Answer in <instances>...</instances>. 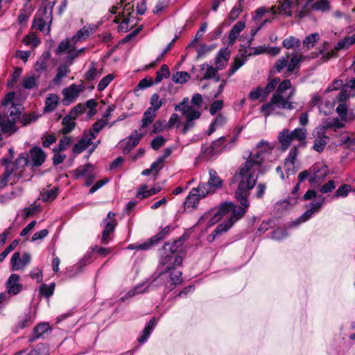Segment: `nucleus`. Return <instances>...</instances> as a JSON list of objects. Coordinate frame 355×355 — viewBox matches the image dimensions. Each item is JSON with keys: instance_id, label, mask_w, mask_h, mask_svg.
<instances>
[{"instance_id": "37", "label": "nucleus", "mask_w": 355, "mask_h": 355, "mask_svg": "<svg viewBox=\"0 0 355 355\" xmlns=\"http://www.w3.org/2000/svg\"><path fill=\"white\" fill-rule=\"evenodd\" d=\"M352 190V187L349 184H344L339 187L333 195V198H345L348 196Z\"/></svg>"}, {"instance_id": "36", "label": "nucleus", "mask_w": 355, "mask_h": 355, "mask_svg": "<svg viewBox=\"0 0 355 355\" xmlns=\"http://www.w3.org/2000/svg\"><path fill=\"white\" fill-rule=\"evenodd\" d=\"M90 146L89 139L86 140L83 137L75 144L72 150L75 154H80Z\"/></svg>"}, {"instance_id": "55", "label": "nucleus", "mask_w": 355, "mask_h": 355, "mask_svg": "<svg viewBox=\"0 0 355 355\" xmlns=\"http://www.w3.org/2000/svg\"><path fill=\"white\" fill-rule=\"evenodd\" d=\"M92 166L90 164H87L84 166H80L74 171V176L76 178H79L87 174Z\"/></svg>"}, {"instance_id": "40", "label": "nucleus", "mask_w": 355, "mask_h": 355, "mask_svg": "<svg viewBox=\"0 0 355 355\" xmlns=\"http://www.w3.org/2000/svg\"><path fill=\"white\" fill-rule=\"evenodd\" d=\"M55 287V284L54 283H51L49 285L42 284L40 288V293L45 297L49 298L53 294Z\"/></svg>"}, {"instance_id": "13", "label": "nucleus", "mask_w": 355, "mask_h": 355, "mask_svg": "<svg viewBox=\"0 0 355 355\" xmlns=\"http://www.w3.org/2000/svg\"><path fill=\"white\" fill-rule=\"evenodd\" d=\"M49 331H51V327L48 323L43 322L38 324L33 329V334L28 338V342L33 343L37 339L42 338L44 335Z\"/></svg>"}, {"instance_id": "61", "label": "nucleus", "mask_w": 355, "mask_h": 355, "mask_svg": "<svg viewBox=\"0 0 355 355\" xmlns=\"http://www.w3.org/2000/svg\"><path fill=\"white\" fill-rule=\"evenodd\" d=\"M24 43L36 47L40 44V40L34 35H27L23 40Z\"/></svg>"}, {"instance_id": "63", "label": "nucleus", "mask_w": 355, "mask_h": 355, "mask_svg": "<svg viewBox=\"0 0 355 355\" xmlns=\"http://www.w3.org/2000/svg\"><path fill=\"white\" fill-rule=\"evenodd\" d=\"M154 85L153 78L152 77H146L139 81L135 89H146Z\"/></svg>"}, {"instance_id": "43", "label": "nucleus", "mask_w": 355, "mask_h": 355, "mask_svg": "<svg viewBox=\"0 0 355 355\" xmlns=\"http://www.w3.org/2000/svg\"><path fill=\"white\" fill-rule=\"evenodd\" d=\"M302 60V55H294L291 58L290 62L289 63L288 62L287 71L288 72L294 71L296 69H297L299 67V64Z\"/></svg>"}, {"instance_id": "16", "label": "nucleus", "mask_w": 355, "mask_h": 355, "mask_svg": "<svg viewBox=\"0 0 355 355\" xmlns=\"http://www.w3.org/2000/svg\"><path fill=\"white\" fill-rule=\"evenodd\" d=\"M291 86L290 80L280 82L279 78H274L269 81L265 89H291Z\"/></svg>"}, {"instance_id": "33", "label": "nucleus", "mask_w": 355, "mask_h": 355, "mask_svg": "<svg viewBox=\"0 0 355 355\" xmlns=\"http://www.w3.org/2000/svg\"><path fill=\"white\" fill-rule=\"evenodd\" d=\"M306 130L304 128H297L293 131H290V135L293 140H297L300 142H302L306 137Z\"/></svg>"}, {"instance_id": "15", "label": "nucleus", "mask_w": 355, "mask_h": 355, "mask_svg": "<svg viewBox=\"0 0 355 355\" xmlns=\"http://www.w3.org/2000/svg\"><path fill=\"white\" fill-rule=\"evenodd\" d=\"M230 57V51L229 49L223 48L218 53L216 58V64L217 69H222L227 63Z\"/></svg>"}, {"instance_id": "47", "label": "nucleus", "mask_w": 355, "mask_h": 355, "mask_svg": "<svg viewBox=\"0 0 355 355\" xmlns=\"http://www.w3.org/2000/svg\"><path fill=\"white\" fill-rule=\"evenodd\" d=\"M40 76V74L37 76H31L24 78L22 82V86L24 89H32L36 86L37 78Z\"/></svg>"}, {"instance_id": "48", "label": "nucleus", "mask_w": 355, "mask_h": 355, "mask_svg": "<svg viewBox=\"0 0 355 355\" xmlns=\"http://www.w3.org/2000/svg\"><path fill=\"white\" fill-rule=\"evenodd\" d=\"M10 262L12 270H19L21 269V259L20 257V253L18 252H15L12 256Z\"/></svg>"}, {"instance_id": "51", "label": "nucleus", "mask_w": 355, "mask_h": 355, "mask_svg": "<svg viewBox=\"0 0 355 355\" xmlns=\"http://www.w3.org/2000/svg\"><path fill=\"white\" fill-rule=\"evenodd\" d=\"M74 45L75 44H73L72 42H71V40H62L57 50H56V54H60V53H62L65 51H67V49H70L71 47L73 49H74Z\"/></svg>"}, {"instance_id": "41", "label": "nucleus", "mask_w": 355, "mask_h": 355, "mask_svg": "<svg viewBox=\"0 0 355 355\" xmlns=\"http://www.w3.org/2000/svg\"><path fill=\"white\" fill-rule=\"evenodd\" d=\"M314 0H306V3L302 6V9L297 10L295 12V17L298 19H302L310 13V6Z\"/></svg>"}, {"instance_id": "54", "label": "nucleus", "mask_w": 355, "mask_h": 355, "mask_svg": "<svg viewBox=\"0 0 355 355\" xmlns=\"http://www.w3.org/2000/svg\"><path fill=\"white\" fill-rule=\"evenodd\" d=\"M300 44V40L293 36L284 39L282 43L283 46L286 49H291L295 45L299 46Z\"/></svg>"}, {"instance_id": "52", "label": "nucleus", "mask_w": 355, "mask_h": 355, "mask_svg": "<svg viewBox=\"0 0 355 355\" xmlns=\"http://www.w3.org/2000/svg\"><path fill=\"white\" fill-rule=\"evenodd\" d=\"M316 202H311L309 205V209L311 210L313 214L320 210L324 203V198L322 196H319Z\"/></svg>"}, {"instance_id": "18", "label": "nucleus", "mask_w": 355, "mask_h": 355, "mask_svg": "<svg viewBox=\"0 0 355 355\" xmlns=\"http://www.w3.org/2000/svg\"><path fill=\"white\" fill-rule=\"evenodd\" d=\"M28 164H30L29 154L26 153H21L13 163L12 167L10 171H12V173L15 171L26 166Z\"/></svg>"}, {"instance_id": "29", "label": "nucleus", "mask_w": 355, "mask_h": 355, "mask_svg": "<svg viewBox=\"0 0 355 355\" xmlns=\"http://www.w3.org/2000/svg\"><path fill=\"white\" fill-rule=\"evenodd\" d=\"M310 10H317L321 12H327L331 9L330 2L329 0H319L313 3L310 6Z\"/></svg>"}, {"instance_id": "1", "label": "nucleus", "mask_w": 355, "mask_h": 355, "mask_svg": "<svg viewBox=\"0 0 355 355\" xmlns=\"http://www.w3.org/2000/svg\"><path fill=\"white\" fill-rule=\"evenodd\" d=\"M271 152L272 147L268 142L261 140L257 144L254 151L250 153L245 162L239 168V174L241 180L235 191V198L241 206L234 205L231 202L221 203L217 209H212L204 215L206 219L211 216L209 220L210 225L217 223L223 215L231 211L232 214L228 219H232L233 224L245 215L246 209L250 207L248 199L250 192L257 183L258 173H262L265 159Z\"/></svg>"}, {"instance_id": "49", "label": "nucleus", "mask_w": 355, "mask_h": 355, "mask_svg": "<svg viewBox=\"0 0 355 355\" xmlns=\"http://www.w3.org/2000/svg\"><path fill=\"white\" fill-rule=\"evenodd\" d=\"M72 142V139L70 137H63L60 141L58 145L53 149L58 150V151L64 150Z\"/></svg>"}, {"instance_id": "20", "label": "nucleus", "mask_w": 355, "mask_h": 355, "mask_svg": "<svg viewBox=\"0 0 355 355\" xmlns=\"http://www.w3.org/2000/svg\"><path fill=\"white\" fill-rule=\"evenodd\" d=\"M278 140L281 144L282 151L286 150L290 146L291 141H293L290 135V130L288 129H284L279 133Z\"/></svg>"}, {"instance_id": "31", "label": "nucleus", "mask_w": 355, "mask_h": 355, "mask_svg": "<svg viewBox=\"0 0 355 355\" xmlns=\"http://www.w3.org/2000/svg\"><path fill=\"white\" fill-rule=\"evenodd\" d=\"M200 199L199 194L193 193V190L191 189L184 202V206L187 208H195L198 205Z\"/></svg>"}, {"instance_id": "59", "label": "nucleus", "mask_w": 355, "mask_h": 355, "mask_svg": "<svg viewBox=\"0 0 355 355\" xmlns=\"http://www.w3.org/2000/svg\"><path fill=\"white\" fill-rule=\"evenodd\" d=\"M150 105L151 107L149 108L155 109V111L157 112V110H159L162 105V101L159 99V96L157 94H154L151 98H150Z\"/></svg>"}, {"instance_id": "53", "label": "nucleus", "mask_w": 355, "mask_h": 355, "mask_svg": "<svg viewBox=\"0 0 355 355\" xmlns=\"http://www.w3.org/2000/svg\"><path fill=\"white\" fill-rule=\"evenodd\" d=\"M223 101L222 100H216L210 105L209 113L211 115H215L218 111L223 108Z\"/></svg>"}, {"instance_id": "24", "label": "nucleus", "mask_w": 355, "mask_h": 355, "mask_svg": "<svg viewBox=\"0 0 355 355\" xmlns=\"http://www.w3.org/2000/svg\"><path fill=\"white\" fill-rule=\"evenodd\" d=\"M115 217H116L115 213L112 212V211L108 212L106 218H105L102 221V224H104L105 229H107L112 232H114L115 228L117 225V222H116Z\"/></svg>"}, {"instance_id": "64", "label": "nucleus", "mask_w": 355, "mask_h": 355, "mask_svg": "<svg viewBox=\"0 0 355 355\" xmlns=\"http://www.w3.org/2000/svg\"><path fill=\"white\" fill-rule=\"evenodd\" d=\"M33 322V318L31 314H26L18 322V327L24 329L28 327Z\"/></svg>"}, {"instance_id": "7", "label": "nucleus", "mask_w": 355, "mask_h": 355, "mask_svg": "<svg viewBox=\"0 0 355 355\" xmlns=\"http://www.w3.org/2000/svg\"><path fill=\"white\" fill-rule=\"evenodd\" d=\"M176 111H180L183 115H186L187 119L194 121L198 119L201 116V112L198 110H195L189 105V101L188 98H184L182 102L176 105L175 107Z\"/></svg>"}, {"instance_id": "23", "label": "nucleus", "mask_w": 355, "mask_h": 355, "mask_svg": "<svg viewBox=\"0 0 355 355\" xmlns=\"http://www.w3.org/2000/svg\"><path fill=\"white\" fill-rule=\"evenodd\" d=\"M226 121L227 119L225 116L222 114H218L214 121L210 124L207 132V135L213 134L217 128L222 127Z\"/></svg>"}, {"instance_id": "60", "label": "nucleus", "mask_w": 355, "mask_h": 355, "mask_svg": "<svg viewBox=\"0 0 355 355\" xmlns=\"http://www.w3.org/2000/svg\"><path fill=\"white\" fill-rule=\"evenodd\" d=\"M53 156L52 160L54 165H58L62 163L64 160L66 159V155L64 154L60 153L61 151L53 149Z\"/></svg>"}, {"instance_id": "32", "label": "nucleus", "mask_w": 355, "mask_h": 355, "mask_svg": "<svg viewBox=\"0 0 355 355\" xmlns=\"http://www.w3.org/2000/svg\"><path fill=\"white\" fill-rule=\"evenodd\" d=\"M150 284L146 282H143L141 284H139L137 285L135 288L130 290L127 294L125 295V297H133L137 294H141L146 291L147 288L149 287Z\"/></svg>"}, {"instance_id": "3", "label": "nucleus", "mask_w": 355, "mask_h": 355, "mask_svg": "<svg viewBox=\"0 0 355 355\" xmlns=\"http://www.w3.org/2000/svg\"><path fill=\"white\" fill-rule=\"evenodd\" d=\"M183 243V240L174 241L173 243H166L162 247V252L159 259L158 268L159 276H164L171 271L173 267L180 266L182 259L178 251V246Z\"/></svg>"}, {"instance_id": "9", "label": "nucleus", "mask_w": 355, "mask_h": 355, "mask_svg": "<svg viewBox=\"0 0 355 355\" xmlns=\"http://www.w3.org/2000/svg\"><path fill=\"white\" fill-rule=\"evenodd\" d=\"M143 134L139 133L137 130H135L128 138L126 141L124 143V146H121L123 153L124 154L129 153L135 147H136L141 137Z\"/></svg>"}, {"instance_id": "5", "label": "nucleus", "mask_w": 355, "mask_h": 355, "mask_svg": "<svg viewBox=\"0 0 355 355\" xmlns=\"http://www.w3.org/2000/svg\"><path fill=\"white\" fill-rule=\"evenodd\" d=\"M96 100L90 99L84 104L79 103L73 107L69 114L65 116L62 119V123L64 125L61 130L62 134H69L74 129L76 123L73 119H75L79 114L87 112L89 118L94 116L96 114Z\"/></svg>"}, {"instance_id": "58", "label": "nucleus", "mask_w": 355, "mask_h": 355, "mask_svg": "<svg viewBox=\"0 0 355 355\" xmlns=\"http://www.w3.org/2000/svg\"><path fill=\"white\" fill-rule=\"evenodd\" d=\"M154 236L151 238L148 239L145 242L139 244V250H148L151 248L153 246L155 245L158 243L157 241L155 240Z\"/></svg>"}, {"instance_id": "56", "label": "nucleus", "mask_w": 355, "mask_h": 355, "mask_svg": "<svg viewBox=\"0 0 355 355\" xmlns=\"http://www.w3.org/2000/svg\"><path fill=\"white\" fill-rule=\"evenodd\" d=\"M243 10V5L237 3L234 7L232 9L229 14V19L231 22L234 21L236 19L238 18L240 13Z\"/></svg>"}, {"instance_id": "62", "label": "nucleus", "mask_w": 355, "mask_h": 355, "mask_svg": "<svg viewBox=\"0 0 355 355\" xmlns=\"http://www.w3.org/2000/svg\"><path fill=\"white\" fill-rule=\"evenodd\" d=\"M166 139L162 136H158L154 138L151 141V147L153 149L157 150L164 145Z\"/></svg>"}, {"instance_id": "38", "label": "nucleus", "mask_w": 355, "mask_h": 355, "mask_svg": "<svg viewBox=\"0 0 355 355\" xmlns=\"http://www.w3.org/2000/svg\"><path fill=\"white\" fill-rule=\"evenodd\" d=\"M58 97L56 95L51 94L45 102V110L48 112L53 111L58 105Z\"/></svg>"}, {"instance_id": "6", "label": "nucleus", "mask_w": 355, "mask_h": 355, "mask_svg": "<svg viewBox=\"0 0 355 355\" xmlns=\"http://www.w3.org/2000/svg\"><path fill=\"white\" fill-rule=\"evenodd\" d=\"M329 125L320 126L316 128V131L313 132L314 141L313 149L318 153H322L327 144L329 141V137L326 135V131Z\"/></svg>"}, {"instance_id": "12", "label": "nucleus", "mask_w": 355, "mask_h": 355, "mask_svg": "<svg viewBox=\"0 0 355 355\" xmlns=\"http://www.w3.org/2000/svg\"><path fill=\"white\" fill-rule=\"evenodd\" d=\"M96 26L92 25L91 26L87 27L84 26L83 28L80 29L72 37L71 42L73 44H76L78 42L85 40L90 34L93 33L96 29Z\"/></svg>"}, {"instance_id": "50", "label": "nucleus", "mask_w": 355, "mask_h": 355, "mask_svg": "<svg viewBox=\"0 0 355 355\" xmlns=\"http://www.w3.org/2000/svg\"><path fill=\"white\" fill-rule=\"evenodd\" d=\"M216 48V45L208 46L205 44H200L199 48L197 49V58H201L209 52H211Z\"/></svg>"}, {"instance_id": "45", "label": "nucleus", "mask_w": 355, "mask_h": 355, "mask_svg": "<svg viewBox=\"0 0 355 355\" xmlns=\"http://www.w3.org/2000/svg\"><path fill=\"white\" fill-rule=\"evenodd\" d=\"M22 69L21 68H15L13 73L10 75V78L7 80V87H12L18 81Z\"/></svg>"}, {"instance_id": "46", "label": "nucleus", "mask_w": 355, "mask_h": 355, "mask_svg": "<svg viewBox=\"0 0 355 355\" xmlns=\"http://www.w3.org/2000/svg\"><path fill=\"white\" fill-rule=\"evenodd\" d=\"M320 39V35L317 33H312L305 37L303 44L307 49L313 47L315 43Z\"/></svg>"}, {"instance_id": "8", "label": "nucleus", "mask_w": 355, "mask_h": 355, "mask_svg": "<svg viewBox=\"0 0 355 355\" xmlns=\"http://www.w3.org/2000/svg\"><path fill=\"white\" fill-rule=\"evenodd\" d=\"M20 276L12 273L8 277L6 282V289L8 294L15 295L19 293L23 288V285L19 283Z\"/></svg>"}, {"instance_id": "10", "label": "nucleus", "mask_w": 355, "mask_h": 355, "mask_svg": "<svg viewBox=\"0 0 355 355\" xmlns=\"http://www.w3.org/2000/svg\"><path fill=\"white\" fill-rule=\"evenodd\" d=\"M31 164L33 167H38L43 164L46 159L44 150L38 146H35L30 150Z\"/></svg>"}, {"instance_id": "42", "label": "nucleus", "mask_w": 355, "mask_h": 355, "mask_svg": "<svg viewBox=\"0 0 355 355\" xmlns=\"http://www.w3.org/2000/svg\"><path fill=\"white\" fill-rule=\"evenodd\" d=\"M49 352V347L46 344H40L31 350L26 355H48Z\"/></svg>"}, {"instance_id": "2", "label": "nucleus", "mask_w": 355, "mask_h": 355, "mask_svg": "<svg viewBox=\"0 0 355 355\" xmlns=\"http://www.w3.org/2000/svg\"><path fill=\"white\" fill-rule=\"evenodd\" d=\"M21 112L18 104L15 101V92L11 91L6 94L0 107V129L4 133L10 135L16 132V122L26 126L35 122L39 117L34 112L24 113L20 118Z\"/></svg>"}, {"instance_id": "14", "label": "nucleus", "mask_w": 355, "mask_h": 355, "mask_svg": "<svg viewBox=\"0 0 355 355\" xmlns=\"http://www.w3.org/2000/svg\"><path fill=\"white\" fill-rule=\"evenodd\" d=\"M161 190L162 187L159 185L148 189L147 184H141L138 189L136 196L137 198L143 200L159 193Z\"/></svg>"}, {"instance_id": "28", "label": "nucleus", "mask_w": 355, "mask_h": 355, "mask_svg": "<svg viewBox=\"0 0 355 355\" xmlns=\"http://www.w3.org/2000/svg\"><path fill=\"white\" fill-rule=\"evenodd\" d=\"M218 154L211 148V145L207 146V144H202L200 149V153L199 157L203 159L209 160L213 157L217 156Z\"/></svg>"}, {"instance_id": "19", "label": "nucleus", "mask_w": 355, "mask_h": 355, "mask_svg": "<svg viewBox=\"0 0 355 355\" xmlns=\"http://www.w3.org/2000/svg\"><path fill=\"white\" fill-rule=\"evenodd\" d=\"M156 324L155 318H152L147 324L146 327L141 331L140 336L138 337L137 340L140 343H144L149 338Z\"/></svg>"}, {"instance_id": "44", "label": "nucleus", "mask_w": 355, "mask_h": 355, "mask_svg": "<svg viewBox=\"0 0 355 355\" xmlns=\"http://www.w3.org/2000/svg\"><path fill=\"white\" fill-rule=\"evenodd\" d=\"M175 268V267H173V268L168 272H170V278L173 286L180 284L182 282V272L176 270Z\"/></svg>"}, {"instance_id": "21", "label": "nucleus", "mask_w": 355, "mask_h": 355, "mask_svg": "<svg viewBox=\"0 0 355 355\" xmlns=\"http://www.w3.org/2000/svg\"><path fill=\"white\" fill-rule=\"evenodd\" d=\"M209 178L208 180V184L212 189H214V192L217 189H219L223 185V180L218 176L217 172L214 169H209Z\"/></svg>"}, {"instance_id": "11", "label": "nucleus", "mask_w": 355, "mask_h": 355, "mask_svg": "<svg viewBox=\"0 0 355 355\" xmlns=\"http://www.w3.org/2000/svg\"><path fill=\"white\" fill-rule=\"evenodd\" d=\"M233 225L232 219H227L223 221L221 224L218 225L217 227L213 231V232L209 235L208 240L209 242L214 241L216 238L228 231V230Z\"/></svg>"}, {"instance_id": "35", "label": "nucleus", "mask_w": 355, "mask_h": 355, "mask_svg": "<svg viewBox=\"0 0 355 355\" xmlns=\"http://www.w3.org/2000/svg\"><path fill=\"white\" fill-rule=\"evenodd\" d=\"M191 78L190 74L186 71H177L172 75V80L178 84L187 83Z\"/></svg>"}, {"instance_id": "22", "label": "nucleus", "mask_w": 355, "mask_h": 355, "mask_svg": "<svg viewBox=\"0 0 355 355\" xmlns=\"http://www.w3.org/2000/svg\"><path fill=\"white\" fill-rule=\"evenodd\" d=\"M69 72L70 70L67 64H64L59 66L57 69V73L52 80V83L55 86H60L62 79L66 77Z\"/></svg>"}, {"instance_id": "25", "label": "nucleus", "mask_w": 355, "mask_h": 355, "mask_svg": "<svg viewBox=\"0 0 355 355\" xmlns=\"http://www.w3.org/2000/svg\"><path fill=\"white\" fill-rule=\"evenodd\" d=\"M193 193L199 194L200 198L206 197L208 194L214 193V189H212L208 183H200L196 188H193Z\"/></svg>"}, {"instance_id": "27", "label": "nucleus", "mask_w": 355, "mask_h": 355, "mask_svg": "<svg viewBox=\"0 0 355 355\" xmlns=\"http://www.w3.org/2000/svg\"><path fill=\"white\" fill-rule=\"evenodd\" d=\"M80 91L81 90H62L63 104L64 105H69L72 103L78 98Z\"/></svg>"}, {"instance_id": "39", "label": "nucleus", "mask_w": 355, "mask_h": 355, "mask_svg": "<svg viewBox=\"0 0 355 355\" xmlns=\"http://www.w3.org/2000/svg\"><path fill=\"white\" fill-rule=\"evenodd\" d=\"M225 140V137H220L211 142V148H214L218 155H220L225 148L224 144Z\"/></svg>"}, {"instance_id": "17", "label": "nucleus", "mask_w": 355, "mask_h": 355, "mask_svg": "<svg viewBox=\"0 0 355 355\" xmlns=\"http://www.w3.org/2000/svg\"><path fill=\"white\" fill-rule=\"evenodd\" d=\"M245 26V22L239 21L233 26L229 33L228 40L229 44L233 45L239 33L244 29Z\"/></svg>"}, {"instance_id": "4", "label": "nucleus", "mask_w": 355, "mask_h": 355, "mask_svg": "<svg viewBox=\"0 0 355 355\" xmlns=\"http://www.w3.org/2000/svg\"><path fill=\"white\" fill-rule=\"evenodd\" d=\"M286 92L287 90H276L270 101L261 107V112L265 116L272 114L276 108L288 110L295 108V103L292 101L294 90L291 91L289 94Z\"/></svg>"}, {"instance_id": "34", "label": "nucleus", "mask_w": 355, "mask_h": 355, "mask_svg": "<svg viewBox=\"0 0 355 355\" xmlns=\"http://www.w3.org/2000/svg\"><path fill=\"white\" fill-rule=\"evenodd\" d=\"M170 76V71L166 64H162L160 69L156 72V77L153 79L154 84L161 82L164 78H167Z\"/></svg>"}, {"instance_id": "57", "label": "nucleus", "mask_w": 355, "mask_h": 355, "mask_svg": "<svg viewBox=\"0 0 355 355\" xmlns=\"http://www.w3.org/2000/svg\"><path fill=\"white\" fill-rule=\"evenodd\" d=\"M58 194V189L56 188H53L51 190H48L44 191L42 195V200L43 201H49L54 200Z\"/></svg>"}, {"instance_id": "26", "label": "nucleus", "mask_w": 355, "mask_h": 355, "mask_svg": "<svg viewBox=\"0 0 355 355\" xmlns=\"http://www.w3.org/2000/svg\"><path fill=\"white\" fill-rule=\"evenodd\" d=\"M156 117L155 109L148 108L144 113L141 123V128H144L152 123Z\"/></svg>"}, {"instance_id": "30", "label": "nucleus", "mask_w": 355, "mask_h": 355, "mask_svg": "<svg viewBox=\"0 0 355 355\" xmlns=\"http://www.w3.org/2000/svg\"><path fill=\"white\" fill-rule=\"evenodd\" d=\"M271 90H252L249 94V97L252 101L259 100L263 102L268 98Z\"/></svg>"}]
</instances>
